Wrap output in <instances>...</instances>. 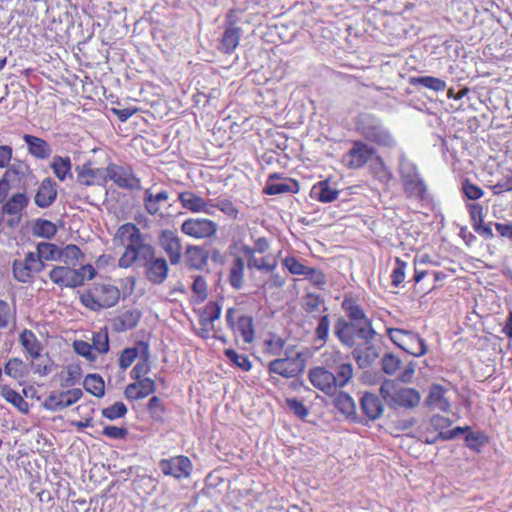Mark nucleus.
I'll list each match as a JSON object with an SVG mask.
<instances>
[{
  "label": "nucleus",
  "instance_id": "nucleus-30",
  "mask_svg": "<svg viewBox=\"0 0 512 512\" xmlns=\"http://www.w3.org/2000/svg\"><path fill=\"white\" fill-rule=\"evenodd\" d=\"M107 167L96 168V169H82L78 171L77 181L85 186H91L94 184H100L107 181Z\"/></svg>",
  "mask_w": 512,
  "mask_h": 512
},
{
  "label": "nucleus",
  "instance_id": "nucleus-31",
  "mask_svg": "<svg viewBox=\"0 0 512 512\" xmlns=\"http://www.w3.org/2000/svg\"><path fill=\"white\" fill-rule=\"evenodd\" d=\"M310 195L320 202L329 203L338 197L339 191L332 188L328 181H320L312 187Z\"/></svg>",
  "mask_w": 512,
  "mask_h": 512
},
{
  "label": "nucleus",
  "instance_id": "nucleus-44",
  "mask_svg": "<svg viewBox=\"0 0 512 512\" xmlns=\"http://www.w3.org/2000/svg\"><path fill=\"white\" fill-rule=\"evenodd\" d=\"M147 409L153 421L159 423L164 422L166 408L162 399L158 396H152L148 401Z\"/></svg>",
  "mask_w": 512,
  "mask_h": 512
},
{
  "label": "nucleus",
  "instance_id": "nucleus-34",
  "mask_svg": "<svg viewBox=\"0 0 512 512\" xmlns=\"http://www.w3.org/2000/svg\"><path fill=\"white\" fill-rule=\"evenodd\" d=\"M402 184L404 192L408 198H414L417 200H423L425 198L427 187L424 180L420 176L405 181Z\"/></svg>",
  "mask_w": 512,
  "mask_h": 512
},
{
  "label": "nucleus",
  "instance_id": "nucleus-26",
  "mask_svg": "<svg viewBox=\"0 0 512 512\" xmlns=\"http://www.w3.org/2000/svg\"><path fill=\"white\" fill-rule=\"evenodd\" d=\"M141 316L142 313L138 309L127 310L113 320V328L116 332L134 329L138 325Z\"/></svg>",
  "mask_w": 512,
  "mask_h": 512
},
{
  "label": "nucleus",
  "instance_id": "nucleus-15",
  "mask_svg": "<svg viewBox=\"0 0 512 512\" xmlns=\"http://www.w3.org/2000/svg\"><path fill=\"white\" fill-rule=\"evenodd\" d=\"M374 338L362 340L363 344L356 345L353 348L352 356L359 368L364 369L370 367L380 356V347L375 346Z\"/></svg>",
  "mask_w": 512,
  "mask_h": 512
},
{
  "label": "nucleus",
  "instance_id": "nucleus-6",
  "mask_svg": "<svg viewBox=\"0 0 512 512\" xmlns=\"http://www.w3.org/2000/svg\"><path fill=\"white\" fill-rule=\"evenodd\" d=\"M86 272H88L89 280L93 279L96 275V270L90 264L83 265L80 269H74L68 265L55 266L49 272V278L59 286L76 288L83 285Z\"/></svg>",
  "mask_w": 512,
  "mask_h": 512
},
{
  "label": "nucleus",
  "instance_id": "nucleus-24",
  "mask_svg": "<svg viewBox=\"0 0 512 512\" xmlns=\"http://www.w3.org/2000/svg\"><path fill=\"white\" fill-rule=\"evenodd\" d=\"M178 199L182 206L191 212H204L209 215L213 214L211 209H209L210 199L205 201L203 198L190 191L179 193Z\"/></svg>",
  "mask_w": 512,
  "mask_h": 512
},
{
  "label": "nucleus",
  "instance_id": "nucleus-28",
  "mask_svg": "<svg viewBox=\"0 0 512 512\" xmlns=\"http://www.w3.org/2000/svg\"><path fill=\"white\" fill-rule=\"evenodd\" d=\"M408 83L418 90H420V88H426L434 92H439L446 89V82L433 76H413L409 78Z\"/></svg>",
  "mask_w": 512,
  "mask_h": 512
},
{
  "label": "nucleus",
  "instance_id": "nucleus-50",
  "mask_svg": "<svg viewBox=\"0 0 512 512\" xmlns=\"http://www.w3.org/2000/svg\"><path fill=\"white\" fill-rule=\"evenodd\" d=\"M91 345L97 352L101 354H106L109 351V337L106 327L100 329L98 332L93 333Z\"/></svg>",
  "mask_w": 512,
  "mask_h": 512
},
{
  "label": "nucleus",
  "instance_id": "nucleus-1",
  "mask_svg": "<svg viewBox=\"0 0 512 512\" xmlns=\"http://www.w3.org/2000/svg\"><path fill=\"white\" fill-rule=\"evenodd\" d=\"M346 318L339 317L334 324V334L340 343L348 348L356 345V340L375 338L377 332L357 300L345 297L341 303Z\"/></svg>",
  "mask_w": 512,
  "mask_h": 512
},
{
  "label": "nucleus",
  "instance_id": "nucleus-63",
  "mask_svg": "<svg viewBox=\"0 0 512 512\" xmlns=\"http://www.w3.org/2000/svg\"><path fill=\"white\" fill-rule=\"evenodd\" d=\"M136 385L139 388L137 398L143 399L156 391L155 381L148 377L136 380Z\"/></svg>",
  "mask_w": 512,
  "mask_h": 512
},
{
  "label": "nucleus",
  "instance_id": "nucleus-61",
  "mask_svg": "<svg viewBox=\"0 0 512 512\" xmlns=\"http://www.w3.org/2000/svg\"><path fill=\"white\" fill-rule=\"evenodd\" d=\"M330 330V318L329 315H322L319 318L318 325L315 330L316 339L325 343L328 339Z\"/></svg>",
  "mask_w": 512,
  "mask_h": 512
},
{
  "label": "nucleus",
  "instance_id": "nucleus-58",
  "mask_svg": "<svg viewBox=\"0 0 512 512\" xmlns=\"http://www.w3.org/2000/svg\"><path fill=\"white\" fill-rule=\"evenodd\" d=\"M73 349L78 355L86 358L90 362H94L97 358L96 354L92 351L94 349L93 346L86 341L75 340L73 342Z\"/></svg>",
  "mask_w": 512,
  "mask_h": 512
},
{
  "label": "nucleus",
  "instance_id": "nucleus-25",
  "mask_svg": "<svg viewBox=\"0 0 512 512\" xmlns=\"http://www.w3.org/2000/svg\"><path fill=\"white\" fill-rule=\"evenodd\" d=\"M242 29L238 26H225L222 33L218 49L225 54L232 53L237 46L241 38Z\"/></svg>",
  "mask_w": 512,
  "mask_h": 512
},
{
  "label": "nucleus",
  "instance_id": "nucleus-62",
  "mask_svg": "<svg viewBox=\"0 0 512 512\" xmlns=\"http://www.w3.org/2000/svg\"><path fill=\"white\" fill-rule=\"evenodd\" d=\"M382 370L388 374L393 375L399 368L401 360L391 353H387L381 360Z\"/></svg>",
  "mask_w": 512,
  "mask_h": 512
},
{
  "label": "nucleus",
  "instance_id": "nucleus-37",
  "mask_svg": "<svg viewBox=\"0 0 512 512\" xmlns=\"http://www.w3.org/2000/svg\"><path fill=\"white\" fill-rule=\"evenodd\" d=\"M0 395L20 412L27 414L29 412V404L24 398L8 385L1 386Z\"/></svg>",
  "mask_w": 512,
  "mask_h": 512
},
{
  "label": "nucleus",
  "instance_id": "nucleus-39",
  "mask_svg": "<svg viewBox=\"0 0 512 512\" xmlns=\"http://www.w3.org/2000/svg\"><path fill=\"white\" fill-rule=\"evenodd\" d=\"M370 169L374 177L383 184H388L393 178L392 172L387 167L384 159L380 155H376L373 163L370 165Z\"/></svg>",
  "mask_w": 512,
  "mask_h": 512
},
{
  "label": "nucleus",
  "instance_id": "nucleus-27",
  "mask_svg": "<svg viewBox=\"0 0 512 512\" xmlns=\"http://www.w3.org/2000/svg\"><path fill=\"white\" fill-rule=\"evenodd\" d=\"M445 389L440 384H432L429 390V394L425 400L426 406L439 409L443 412H449L450 403L444 397Z\"/></svg>",
  "mask_w": 512,
  "mask_h": 512
},
{
  "label": "nucleus",
  "instance_id": "nucleus-20",
  "mask_svg": "<svg viewBox=\"0 0 512 512\" xmlns=\"http://www.w3.org/2000/svg\"><path fill=\"white\" fill-rule=\"evenodd\" d=\"M335 408L349 421L363 424V419L358 415L353 398L346 392L338 393L333 400Z\"/></svg>",
  "mask_w": 512,
  "mask_h": 512
},
{
  "label": "nucleus",
  "instance_id": "nucleus-40",
  "mask_svg": "<svg viewBox=\"0 0 512 512\" xmlns=\"http://www.w3.org/2000/svg\"><path fill=\"white\" fill-rule=\"evenodd\" d=\"M168 198H169V195L166 190H162L159 193L154 195V194H152V192L149 189H147L145 191V195H144V199H143L146 211L151 215H155L159 211L158 203L162 202V201H166V200H168Z\"/></svg>",
  "mask_w": 512,
  "mask_h": 512
},
{
  "label": "nucleus",
  "instance_id": "nucleus-19",
  "mask_svg": "<svg viewBox=\"0 0 512 512\" xmlns=\"http://www.w3.org/2000/svg\"><path fill=\"white\" fill-rule=\"evenodd\" d=\"M359 403L362 413L369 421L379 419L384 412L382 400L374 393L364 392Z\"/></svg>",
  "mask_w": 512,
  "mask_h": 512
},
{
  "label": "nucleus",
  "instance_id": "nucleus-48",
  "mask_svg": "<svg viewBox=\"0 0 512 512\" xmlns=\"http://www.w3.org/2000/svg\"><path fill=\"white\" fill-rule=\"evenodd\" d=\"M488 443L487 435L482 431H470L465 436L466 446L476 452H479L481 448Z\"/></svg>",
  "mask_w": 512,
  "mask_h": 512
},
{
  "label": "nucleus",
  "instance_id": "nucleus-38",
  "mask_svg": "<svg viewBox=\"0 0 512 512\" xmlns=\"http://www.w3.org/2000/svg\"><path fill=\"white\" fill-rule=\"evenodd\" d=\"M84 389L97 398H102L105 394V383L103 378L96 373L88 374L83 381Z\"/></svg>",
  "mask_w": 512,
  "mask_h": 512
},
{
  "label": "nucleus",
  "instance_id": "nucleus-35",
  "mask_svg": "<svg viewBox=\"0 0 512 512\" xmlns=\"http://www.w3.org/2000/svg\"><path fill=\"white\" fill-rule=\"evenodd\" d=\"M22 346L33 359H39L42 350L41 343L37 340L31 330L25 329L19 338Z\"/></svg>",
  "mask_w": 512,
  "mask_h": 512
},
{
  "label": "nucleus",
  "instance_id": "nucleus-23",
  "mask_svg": "<svg viewBox=\"0 0 512 512\" xmlns=\"http://www.w3.org/2000/svg\"><path fill=\"white\" fill-rule=\"evenodd\" d=\"M93 290L98 295V301L103 309L115 306L121 296L119 288L111 284L95 283Z\"/></svg>",
  "mask_w": 512,
  "mask_h": 512
},
{
  "label": "nucleus",
  "instance_id": "nucleus-16",
  "mask_svg": "<svg viewBox=\"0 0 512 512\" xmlns=\"http://www.w3.org/2000/svg\"><path fill=\"white\" fill-rule=\"evenodd\" d=\"M309 380L314 387L326 395H333L336 391L334 373L324 367H314L309 371Z\"/></svg>",
  "mask_w": 512,
  "mask_h": 512
},
{
  "label": "nucleus",
  "instance_id": "nucleus-14",
  "mask_svg": "<svg viewBox=\"0 0 512 512\" xmlns=\"http://www.w3.org/2000/svg\"><path fill=\"white\" fill-rule=\"evenodd\" d=\"M218 229L216 222L205 218H189L181 225V231L193 238H210Z\"/></svg>",
  "mask_w": 512,
  "mask_h": 512
},
{
  "label": "nucleus",
  "instance_id": "nucleus-64",
  "mask_svg": "<svg viewBox=\"0 0 512 512\" xmlns=\"http://www.w3.org/2000/svg\"><path fill=\"white\" fill-rule=\"evenodd\" d=\"M83 396V392L80 388H73L67 391L60 392V398L62 400L63 409L72 406Z\"/></svg>",
  "mask_w": 512,
  "mask_h": 512
},
{
  "label": "nucleus",
  "instance_id": "nucleus-11",
  "mask_svg": "<svg viewBox=\"0 0 512 512\" xmlns=\"http://www.w3.org/2000/svg\"><path fill=\"white\" fill-rule=\"evenodd\" d=\"M158 245L168 256L171 265H177L182 259V243L175 230L164 229L158 235Z\"/></svg>",
  "mask_w": 512,
  "mask_h": 512
},
{
  "label": "nucleus",
  "instance_id": "nucleus-60",
  "mask_svg": "<svg viewBox=\"0 0 512 512\" xmlns=\"http://www.w3.org/2000/svg\"><path fill=\"white\" fill-rule=\"evenodd\" d=\"M286 406L296 415L298 418L304 420L309 415L308 408L304 403L297 398H287Z\"/></svg>",
  "mask_w": 512,
  "mask_h": 512
},
{
  "label": "nucleus",
  "instance_id": "nucleus-3",
  "mask_svg": "<svg viewBox=\"0 0 512 512\" xmlns=\"http://www.w3.org/2000/svg\"><path fill=\"white\" fill-rule=\"evenodd\" d=\"M115 239L119 241L120 245L125 246V251L118 262L121 268H129L136 263L138 251H142L143 246L149 245L145 243L140 229L133 223L121 225L116 232Z\"/></svg>",
  "mask_w": 512,
  "mask_h": 512
},
{
  "label": "nucleus",
  "instance_id": "nucleus-12",
  "mask_svg": "<svg viewBox=\"0 0 512 512\" xmlns=\"http://www.w3.org/2000/svg\"><path fill=\"white\" fill-rule=\"evenodd\" d=\"M107 180L113 181L118 187L129 190L141 189L140 179L137 178L130 167L110 163L107 166Z\"/></svg>",
  "mask_w": 512,
  "mask_h": 512
},
{
  "label": "nucleus",
  "instance_id": "nucleus-45",
  "mask_svg": "<svg viewBox=\"0 0 512 512\" xmlns=\"http://www.w3.org/2000/svg\"><path fill=\"white\" fill-rule=\"evenodd\" d=\"M10 326L11 330L16 328V311H12L6 301L0 300V329Z\"/></svg>",
  "mask_w": 512,
  "mask_h": 512
},
{
  "label": "nucleus",
  "instance_id": "nucleus-8",
  "mask_svg": "<svg viewBox=\"0 0 512 512\" xmlns=\"http://www.w3.org/2000/svg\"><path fill=\"white\" fill-rule=\"evenodd\" d=\"M376 155L377 149L374 146L363 140H355L343 156V161L351 169H360L370 160H374Z\"/></svg>",
  "mask_w": 512,
  "mask_h": 512
},
{
  "label": "nucleus",
  "instance_id": "nucleus-13",
  "mask_svg": "<svg viewBox=\"0 0 512 512\" xmlns=\"http://www.w3.org/2000/svg\"><path fill=\"white\" fill-rule=\"evenodd\" d=\"M159 468L165 476H172L177 480H182L191 475L193 466L188 457L179 455L160 460Z\"/></svg>",
  "mask_w": 512,
  "mask_h": 512
},
{
  "label": "nucleus",
  "instance_id": "nucleus-56",
  "mask_svg": "<svg viewBox=\"0 0 512 512\" xmlns=\"http://www.w3.org/2000/svg\"><path fill=\"white\" fill-rule=\"evenodd\" d=\"M461 191L465 198L473 201L480 199L484 194L483 190L479 186L472 183L467 178L462 181Z\"/></svg>",
  "mask_w": 512,
  "mask_h": 512
},
{
  "label": "nucleus",
  "instance_id": "nucleus-52",
  "mask_svg": "<svg viewBox=\"0 0 512 512\" xmlns=\"http://www.w3.org/2000/svg\"><path fill=\"white\" fill-rule=\"evenodd\" d=\"M38 257L44 260H59L60 248L49 242H41L37 245Z\"/></svg>",
  "mask_w": 512,
  "mask_h": 512
},
{
  "label": "nucleus",
  "instance_id": "nucleus-36",
  "mask_svg": "<svg viewBox=\"0 0 512 512\" xmlns=\"http://www.w3.org/2000/svg\"><path fill=\"white\" fill-rule=\"evenodd\" d=\"M234 330H237L241 334L245 343H252L255 337L253 317L250 315L240 316L236 322Z\"/></svg>",
  "mask_w": 512,
  "mask_h": 512
},
{
  "label": "nucleus",
  "instance_id": "nucleus-5",
  "mask_svg": "<svg viewBox=\"0 0 512 512\" xmlns=\"http://www.w3.org/2000/svg\"><path fill=\"white\" fill-rule=\"evenodd\" d=\"M136 262H140L145 268L146 279L154 284H163L169 273V264L164 257L156 256L155 248L152 245L143 246L142 251H138Z\"/></svg>",
  "mask_w": 512,
  "mask_h": 512
},
{
  "label": "nucleus",
  "instance_id": "nucleus-22",
  "mask_svg": "<svg viewBox=\"0 0 512 512\" xmlns=\"http://www.w3.org/2000/svg\"><path fill=\"white\" fill-rule=\"evenodd\" d=\"M209 259V252L201 246L188 245L185 252V264L192 270H203Z\"/></svg>",
  "mask_w": 512,
  "mask_h": 512
},
{
  "label": "nucleus",
  "instance_id": "nucleus-57",
  "mask_svg": "<svg viewBox=\"0 0 512 512\" xmlns=\"http://www.w3.org/2000/svg\"><path fill=\"white\" fill-rule=\"evenodd\" d=\"M264 344L268 354L280 356L285 345V340L275 334H272L264 341Z\"/></svg>",
  "mask_w": 512,
  "mask_h": 512
},
{
  "label": "nucleus",
  "instance_id": "nucleus-17",
  "mask_svg": "<svg viewBox=\"0 0 512 512\" xmlns=\"http://www.w3.org/2000/svg\"><path fill=\"white\" fill-rule=\"evenodd\" d=\"M57 195V183L51 177H47L41 181L34 202L39 208H48L55 202Z\"/></svg>",
  "mask_w": 512,
  "mask_h": 512
},
{
  "label": "nucleus",
  "instance_id": "nucleus-53",
  "mask_svg": "<svg viewBox=\"0 0 512 512\" xmlns=\"http://www.w3.org/2000/svg\"><path fill=\"white\" fill-rule=\"evenodd\" d=\"M224 355L229 359V361L243 371H250L252 369V362L246 355L238 354L232 348L226 349L224 351Z\"/></svg>",
  "mask_w": 512,
  "mask_h": 512
},
{
  "label": "nucleus",
  "instance_id": "nucleus-51",
  "mask_svg": "<svg viewBox=\"0 0 512 512\" xmlns=\"http://www.w3.org/2000/svg\"><path fill=\"white\" fill-rule=\"evenodd\" d=\"M32 270L24 260H15L13 262V275L14 278L22 283H28L32 280Z\"/></svg>",
  "mask_w": 512,
  "mask_h": 512
},
{
  "label": "nucleus",
  "instance_id": "nucleus-32",
  "mask_svg": "<svg viewBox=\"0 0 512 512\" xmlns=\"http://www.w3.org/2000/svg\"><path fill=\"white\" fill-rule=\"evenodd\" d=\"M50 167L53 170L55 176L60 181L66 180L67 177L72 178V163L71 159L68 156H54L53 161L50 164Z\"/></svg>",
  "mask_w": 512,
  "mask_h": 512
},
{
  "label": "nucleus",
  "instance_id": "nucleus-33",
  "mask_svg": "<svg viewBox=\"0 0 512 512\" xmlns=\"http://www.w3.org/2000/svg\"><path fill=\"white\" fill-rule=\"evenodd\" d=\"M244 268V260L240 256L235 257L228 276V282L235 290H240L243 287Z\"/></svg>",
  "mask_w": 512,
  "mask_h": 512
},
{
  "label": "nucleus",
  "instance_id": "nucleus-46",
  "mask_svg": "<svg viewBox=\"0 0 512 512\" xmlns=\"http://www.w3.org/2000/svg\"><path fill=\"white\" fill-rule=\"evenodd\" d=\"M4 372L16 380L21 379L26 375V364L20 358H11L5 364Z\"/></svg>",
  "mask_w": 512,
  "mask_h": 512
},
{
  "label": "nucleus",
  "instance_id": "nucleus-4",
  "mask_svg": "<svg viewBox=\"0 0 512 512\" xmlns=\"http://www.w3.org/2000/svg\"><path fill=\"white\" fill-rule=\"evenodd\" d=\"M380 395L391 409L399 407L413 409L420 403L421 395L414 388L402 387L395 380L385 379L380 386Z\"/></svg>",
  "mask_w": 512,
  "mask_h": 512
},
{
  "label": "nucleus",
  "instance_id": "nucleus-10",
  "mask_svg": "<svg viewBox=\"0 0 512 512\" xmlns=\"http://www.w3.org/2000/svg\"><path fill=\"white\" fill-rule=\"evenodd\" d=\"M29 205V197L25 193H15L7 201L2 203L3 211L10 217L6 220V225L10 229L17 228L22 220L23 211Z\"/></svg>",
  "mask_w": 512,
  "mask_h": 512
},
{
  "label": "nucleus",
  "instance_id": "nucleus-21",
  "mask_svg": "<svg viewBox=\"0 0 512 512\" xmlns=\"http://www.w3.org/2000/svg\"><path fill=\"white\" fill-rule=\"evenodd\" d=\"M279 179V174H271L264 187V193L267 195H278L283 193H297L299 191V183L296 180L288 178L283 182H278Z\"/></svg>",
  "mask_w": 512,
  "mask_h": 512
},
{
  "label": "nucleus",
  "instance_id": "nucleus-2",
  "mask_svg": "<svg viewBox=\"0 0 512 512\" xmlns=\"http://www.w3.org/2000/svg\"><path fill=\"white\" fill-rule=\"evenodd\" d=\"M355 129L365 142L380 148L394 149L397 140L383 120L370 112H362L355 118Z\"/></svg>",
  "mask_w": 512,
  "mask_h": 512
},
{
  "label": "nucleus",
  "instance_id": "nucleus-54",
  "mask_svg": "<svg viewBox=\"0 0 512 512\" xmlns=\"http://www.w3.org/2000/svg\"><path fill=\"white\" fill-rule=\"evenodd\" d=\"M138 356H141V347L138 346V343L135 347L125 348L119 357L120 368L126 370Z\"/></svg>",
  "mask_w": 512,
  "mask_h": 512
},
{
  "label": "nucleus",
  "instance_id": "nucleus-41",
  "mask_svg": "<svg viewBox=\"0 0 512 512\" xmlns=\"http://www.w3.org/2000/svg\"><path fill=\"white\" fill-rule=\"evenodd\" d=\"M221 306L219 303L214 301H209L199 318V323L202 327H206L209 324H212L215 320L219 319L221 316Z\"/></svg>",
  "mask_w": 512,
  "mask_h": 512
},
{
  "label": "nucleus",
  "instance_id": "nucleus-49",
  "mask_svg": "<svg viewBox=\"0 0 512 512\" xmlns=\"http://www.w3.org/2000/svg\"><path fill=\"white\" fill-rule=\"evenodd\" d=\"M353 377V367L350 363H342L337 366L334 373L335 384L337 387H344Z\"/></svg>",
  "mask_w": 512,
  "mask_h": 512
},
{
  "label": "nucleus",
  "instance_id": "nucleus-43",
  "mask_svg": "<svg viewBox=\"0 0 512 512\" xmlns=\"http://www.w3.org/2000/svg\"><path fill=\"white\" fill-rule=\"evenodd\" d=\"M210 208L219 209L222 213H224L231 219H236L239 214L238 209L229 198L219 197L216 199H210L209 209Z\"/></svg>",
  "mask_w": 512,
  "mask_h": 512
},
{
  "label": "nucleus",
  "instance_id": "nucleus-29",
  "mask_svg": "<svg viewBox=\"0 0 512 512\" xmlns=\"http://www.w3.org/2000/svg\"><path fill=\"white\" fill-rule=\"evenodd\" d=\"M138 346L141 347V356L139 362L133 367L130 372V377L134 380H139L143 375L150 371V350L149 345L145 341H138Z\"/></svg>",
  "mask_w": 512,
  "mask_h": 512
},
{
  "label": "nucleus",
  "instance_id": "nucleus-9",
  "mask_svg": "<svg viewBox=\"0 0 512 512\" xmlns=\"http://www.w3.org/2000/svg\"><path fill=\"white\" fill-rule=\"evenodd\" d=\"M305 360L300 353L295 357L277 358L268 364L270 373L278 374L284 378H295L303 373Z\"/></svg>",
  "mask_w": 512,
  "mask_h": 512
},
{
  "label": "nucleus",
  "instance_id": "nucleus-47",
  "mask_svg": "<svg viewBox=\"0 0 512 512\" xmlns=\"http://www.w3.org/2000/svg\"><path fill=\"white\" fill-rule=\"evenodd\" d=\"M59 260L63 261L68 266H76L78 259L83 257V253L78 246L69 244L66 247L60 249Z\"/></svg>",
  "mask_w": 512,
  "mask_h": 512
},
{
  "label": "nucleus",
  "instance_id": "nucleus-59",
  "mask_svg": "<svg viewBox=\"0 0 512 512\" xmlns=\"http://www.w3.org/2000/svg\"><path fill=\"white\" fill-rule=\"evenodd\" d=\"M324 303V299L321 295L313 293H307L304 297L303 309L307 313H313L320 310V305Z\"/></svg>",
  "mask_w": 512,
  "mask_h": 512
},
{
  "label": "nucleus",
  "instance_id": "nucleus-7",
  "mask_svg": "<svg viewBox=\"0 0 512 512\" xmlns=\"http://www.w3.org/2000/svg\"><path fill=\"white\" fill-rule=\"evenodd\" d=\"M390 340L400 349L415 356L420 357L427 353L425 340L418 333L401 328H388Z\"/></svg>",
  "mask_w": 512,
  "mask_h": 512
},
{
  "label": "nucleus",
  "instance_id": "nucleus-42",
  "mask_svg": "<svg viewBox=\"0 0 512 512\" xmlns=\"http://www.w3.org/2000/svg\"><path fill=\"white\" fill-rule=\"evenodd\" d=\"M32 232L35 236L52 239L57 233V227L53 222L49 220L37 219L34 222Z\"/></svg>",
  "mask_w": 512,
  "mask_h": 512
},
{
  "label": "nucleus",
  "instance_id": "nucleus-55",
  "mask_svg": "<svg viewBox=\"0 0 512 512\" xmlns=\"http://www.w3.org/2000/svg\"><path fill=\"white\" fill-rule=\"evenodd\" d=\"M128 412L127 406L123 402H115L113 405L102 409V416L109 420H116L124 417Z\"/></svg>",
  "mask_w": 512,
  "mask_h": 512
},
{
  "label": "nucleus",
  "instance_id": "nucleus-18",
  "mask_svg": "<svg viewBox=\"0 0 512 512\" xmlns=\"http://www.w3.org/2000/svg\"><path fill=\"white\" fill-rule=\"evenodd\" d=\"M23 141L27 145L28 153L37 160H47L53 154L52 146L43 138L24 134Z\"/></svg>",
  "mask_w": 512,
  "mask_h": 512
}]
</instances>
